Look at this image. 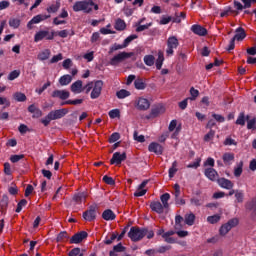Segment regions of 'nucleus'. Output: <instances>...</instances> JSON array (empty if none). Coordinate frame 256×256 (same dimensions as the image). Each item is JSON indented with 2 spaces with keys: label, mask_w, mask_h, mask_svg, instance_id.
Masks as SVG:
<instances>
[{
  "label": "nucleus",
  "mask_w": 256,
  "mask_h": 256,
  "mask_svg": "<svg viewBox=\"0 0 256 256\" xmlns=\"http://www.w3.org/2000/svg\"><path fill=\"white\" fill-rule=\"evenodd\" d=\"M21 25V20L18 18H10L9 19V26L12 27V29H19Z\"/></svg>",
  "instance_id": "79ce46f5"
},
{
  "label": "nucleus",
  "mask_w": 256,
  "mask_h": 256,
  "mask_svg": "<svg viewBox=\"0 0 256 256\" xmlns=\"http://www.w3.org/2000/svg\"><path fill=\"white\" fill-rule=\"evenodd\" d=\"M184 221L186 225H188L189 227H192V225H195V214L193 213L186 214L184 216Z\"/></svg>",
  "instance_id": "2f4dec72"
},
{
  "label": "nucleus",
  "mask_w": 256,
  "mask_h": 256,
  "mask_svg": "<svg viewBox=\"0 0 256 256\" xmlns=\"http://www.w3.org/2000/svg\"><path fill=\"white\" fill-rule=\"evenodd\" d=\"M72 93L79 94L83 93V81L77 80L74 83H72L70 87Z\"/></svg>",
  "instance_id": "aec40b11"
},
{
  "label": "nucleus",
  "mask_w": 256,
  "mask_h": 256,
  "mask_svg": "<svg viewBox=\"0 0 256 256\" xmlns=\"http://www.w3.org/2000/svg\"><path fill=\"white\" fill-rule=\"evenodd\" d=\"M138 38H139V36H138L137 34H132V35L128 36V37L124 40V42H123L124 47H129V44H130L132 41H135V39H138Z\"/></svg>",
  "instance_id": "8fccbe9b"
},
{
  "label": "nucleus",
  "mask_w": 256,
  "mask_h": 256,
  "mask_svg": "<svg viewBox=\"0 0 256 256\" xmlns=\"http://www.w3.org/2000/svg\"><path fill=\"white\" fill-rule=\"evenodd\" d=\"M83 103V99H75V100H66L64 102H61V106L63 105H81Z\"/></svg>",
  "instance_id": "49530a36"
},
{
  "label": "nucleus",
  "mask_w": 256,
  "mask_h": 256,
  "mask_svg": "<svg viewBox=\"0 0 256 256\" xmlns=\"http://www.w3.org/2000/svg\"><path fill=\"white\" fill-rule=\"evenodd\" d=\"M153 24L152 23H148V24H136V33H141L142 31H145L147 29H149V27H151Z\"/></svg>",
  "instance_id": "864d4df0"
},
{
  "label": "nucleus",
  "mask_w": 256,
  "mask_h": 256,
  "mask_svg": "<svg viewBox=\"0 0 256 256\" xmlns=\"http://www.w3.org/2000/svg\"><path fill=\"white\" fill-rule=\"evenodd\" d=\"M163 61H165V56L163 55V52H158V58L156 60V69L158 71H161V67H163Z\"/></svg>",
  "instance_id": "72a5a7b5"
},
{
  "label": "nucleus",
  "mask_w": 256,
  "mask_h": 256,
  "mask_svg": "<svg viewBox=\"0 0 256 256\" xmlns=\"http://www.w3.org/2000/svg\"><path fill=\"white\" fill-rule=\"evenodd\" d=\"M215 138V130L211 129L205 136H204V141L206 143H209V141H213Z\"/></svg>",
  "instance_id": "5fc2aeb1"
},
{
  "label": "nucleus",
  "mask_w": 256,
  "mask_h": 256,
  "mask_svg": "<svg viewBox=\"0 0 256 256\" xmlns=\"http://www.w3.org/2000/svg\"><path fill=\"white\" fill-rule=\"evenodd\" d=\"M133 55H135L133 52H120L110 59V65L115 67L119 65V63H123L125 59H130V57H133Z\"/></svg>",
  "instance_id": "423d86ee"
},
{
  "label": "nucleus",
  "mask_w": 256,
  "mask_h": 256,
  "mask_svg": "<svg viewBox=\"0 0 256 256\" xmlns=\"http://www.w3.org/2000/svg\"><path fill=\"white\" fill-rule=\"evenodd\" d=\"M125 250H126V248H125V246H123V244L122 243H118L117 245H115L114 247H113V252L114 253H123V252H125Z\"/></svg>",
  "instance_id": "680f3d73"
},
{
  "label": "nucleus",
  "mask_w": 256,
  "mask_h": 256,
  "mask_svg": "<svg viewBox=\"0 0 256 256\" xmlns=\"http://www.w3.org/2000/svg\"><path fill=\"white\" fill-rule=\"evenodd\" d=\"M68 256H83V253H81V248H74L69 253Z\"/></svg>",
  "instance_id": "69168bd1"
},
{
  "label": "nucleus",
  "mask_w": 256,
  "mask_h": 256,
  "mask_svg": "<svg viewBox=\"0 0 256 256\" xmlns=\"http://www.w3.org/2000/svg\"><path fill=\"white\" fill-rule=\"evenodd\" d=\"M144 63L147 67H153L155 65V56L153 55H145L144 56Z\"/></svg>",
  "instance_id": "4c0bfd02"
},
{
  "label": "nucleus",
  "mask_w": 256,
  "mask_h": 256,
  "mask_svg": "<svg viewBox=\"0 0 256 256\" xmlns=\"http://www.w3.org/2000/svg\"><path fill=\"white\" fill-rule=\"evenodd\" d=\"M190 205H193L194 207H201V205H203V199L198 197H192L190 199Z\"/></svg>",
  "instance_id": "a18cd8bd"
},
{
  "label": "nucleus",
  "mask_w": 256,
  "mask_h": 256,
  "mask_svg": "<svg viewBox=\"0 0 256 256\" xmlns=\"http://www.w3.org/2000/svg\"><path fill=\"white\" fill-rule=\"evenodd\" d=\"M151 107V103L146 98H139L137 101V108L140 111H147Z\"/></svg>",
  "instance_id": "6ab92c4d"
},
{
  "label": "nucleus",
  "mask_w": 256,
  "mask_h": 256,
  "mask_svg": "<svg viewBox=\"0 0 256 256\" xmlns=\"http://www.w3.org/2000/svg\"><path fill=\"white\" fill-rule=\"evenodd\" d=\"M183 217L181 215H176L175 216V229H181L183 225Z\"/></svg>",
  "instance_id": "bf43d9fd"
},
{
  "label": "nucleus",
  "mask_w": 256,
  "mask_h": 256,
  "mask_svg": "<svg viewBox=\"0 0 256 256\" xmlns=\"http://www.w3.org/2000/svg\"><path fill=\"white\" fill-rule=\"evenodd\" d=\"M237 225H239V219L237 218L230 219L227 223L223 224L220 227L219 229L220 235L222 236L227 235V233H229L233 229V227H237Z\"/></svg>",
  "instance_id": "0eeeda50"
},
{
  "label": "nucleus",
  "mask_w": 256,
  "mask_h": 256,
  "mask_svg": "<svg viewBox=\"0 0 256 256\" xmlns=\"http://www.w3.org/2000/svg\"><path fill=\"white\" fill-rule=\"evenodd\" d=\"M28 113H32V119H39V117H43V111H41L39 107L35 106V104L28 106Z\"/></svg>",
  "instance_id": "dca6fc26"
},
{
  "label": "nucleus",
  "mask_w": 256,
  "mask_h": 256,
  "mask_svg": "<svg viewBox=\"0 0 256 256\" xmlns=\"http://www.w3.org/2000/svg\"><path fill=\"white\" fill-rule=\"evenodd\" d=\"M19 75H21V71L13 70L8 75V81H15V79H17L19 77Z\"/></svg>",
  "instance_id": "603ef678"
},
{
  "label": "nucleus",
  "mask_w": 256,
  "mask_h": 256,
  "mask_svg": "<svg viewBox=\"0 0 256 256\" xmlns=\"http://www.w3.org/2000/svg\"><path fill=\"white\" fill-rule=\"evenodd\" d=\"M245 208L247 211H251V216L256 218V198H252L245 204Z\"/></svg>",
  "instance_id": "f3484780"
},
{
  "label": "nucleus",
  "mask_w": 256,
  "mask_h": 256,
  "mask_svg": "<svg viewBox=\"0 0 256 256\" xmlns=\"http://www.w3.org/2000/svg\"><path fill=\"white\" fill-rule=\"evenodd\" d=\"M190 95L191 97L188 99H191V101H195L199 97V90L195 89L194 87L190 88Z\"/></svg>",
  "instance_id": "e2e57ef3"
},
{
  "label": "nucleus",
  "mask_w": 256,
  "mask_h": 256,
  "mask_svg": "<svg viewBox=\"0 0 256 256\" xmlns=\"http://www.w3.org/2000/svg\"><path fill=\"white\" fill-rule=\"evenodd\" d=\"M245 119L249 121V115L245 117V112H241L236 120V125H241L243 127L245 125Z\"/></svg>",
  "instance_id": "58836bf2"
},
{
  "label": "nucleus",
  "mask_w": 256,
  "mask_h": 256,
  "mask_svg": "<svg viewBox=\"0 0 256 256\" xmlns=\"http://www.w3.org/2000/svg\"><path fill=\"white\" fill-rule=\"evenodd\" d=\"M89 237V234L86 231H80L76 234H74L70 238V244L71 245H79L83 240L87 239Z\"/></svg>",
  "instance_id": "1a4fd4ad"
},
{
  "label": "nucleus",
  "mask_w": 256,
  "mask_h": 256,
  "mask_svg": "<svg viewBox=\"0 0 256 256\" xmlns=\"http://www.w3.org/2000/svg\"><path fill=\"white\" fill-rule=\"evenodd\" d=\"M60 7H61V3L56 2V4H52L50 7H48L46 9V11H48V13H57V11H59Z\"/></svg>",
  "instance_id": "de8ad7c7"
},
{
  "label": "nucleus",
  "mask_w": 256,
  "mask_h": 256,
  "mask_svg": "<svg viewBox=\"0 0 256 256\" xmlns=\"http://www.w3.org/2000/svg\"><path fill=\"white\" fill-rule=\"evenodd\" d=\"M125 44H117L115 43L113 46L110 47L109 54L114 53V51H119V49H125Z\"/></svg>",
  "instance_id": "6e6d98bb"
},
{
  "label": "nucleus",
  "mask_w": 256,
  "mask_h": 256,
  "mask_svg": "<svg viewBox=\"0 0 256 256\" xmlns=\"http://www.w3.org/2000/svg\"><path fill=\"white\" fill-rule=\"evenodd\" d=\"M101 91H103V81L97 80L94 82V86L90 94L91 99H99V97H101Z\"/></svg>",
  "instance_id": "6e6552de"
},
{
  "label": "nucleus",
  "mask_w": 256,
  "mask_h": 256,
  "mask_svg": "<svg viewBox=\"0 0 256 256\" xmlns=\"http://www.w3.org/2000/svg\"><path fill=\"white\" fill-rule=\"evenodd\" d=\"M51 15H44V14H38L34 16L31 21L34 25H37L38 23H41V21H45L46 19H49Z\"/></svg>",
  "instance_id": "bb28decb"
},
{
  "label": "nucleus",
  "mask_w": 256,
  "mask_h": 256,
  "mask_svg": "<svg viewBox=\"0 0 256 256\" xmlns=\"http://www.w3.org/2000/svg\"><path fill=\"white\" fill-rule=\"evenodd\" d=\"M116 97L118 99H126V97H131V92L126 89H121L116 92Z\"/></svg>",
  "instance_id": "c9c22d12"
},
{
  "label": "nucleus",
  "mask_w": 256,
  "mask_h": 256,
  "mask_svg": "<svg viewBox=\"0 0 256 256\" xmlns=\"http://www.w3.org/2000/svg\"><path fill=\"white\" fill-rule=\"evenodd\" d=\"M216 183H218L221 189H227L228 191H230V189H233V187H235V184L233 183V181L225 177L218 178Z\"/></svg>",
  "instance_id": "9b49d317"
},
{
  "label": "nucleus",
  "mask_w": 256,
  "mask_h": 256,
  "mask_svg": "<svg viewBox=\"0 0 256 256\" xmlns=\"http://www.w3.org/2000/svg\"><path fill=\"white\" fill-rule=\"evenodd\" d=\"M119 139H121V134H119V132H114L109 138V143H116Z\"/></svg>",
  "instance_id": "0e129e2a"
},
{
  "label": "nucleus",
  "mask_w": 256,
  "mask_h": 256,
  "mask_svg": "<svg viewBox=\"0 0 256 256\" xmlns=\"http://www.w3.org/2000/svg\"><path fill=\"white\" fill-rule=\"evenodd\" d=\"M55 31L49 32L48 30H40L34 35V43H39L46 39L47 41H53L55 39Z\"/></svg>",
  "instance_id": "39448f33"
},
{
  "label": "nucleus",
  "mask_w": 256,
  "mask_h": 256,
  "mask_svg": "<svg viewBox=\"0 0 256 256\" xmlns=\"http://www.w3.org/2000/svg\"><path fill=\"white\" fill-rule=\"evenodd\" d=\"M93 7L95 11H99V5L95 4L93 0L77 1L73 5V11H75V13H79V11H83L84 13H91V11H93Z\"/></svg>",
  "instance_id": "f03ea898"
},
{
  "label": "nucleus",
  "mask_w": 256,
  "mask_h": 256,
  "mask_svg": "<svg viewBox=\"0 0 256 256\" xmlns=\"http://www.w3.org/2000/svg\"><path fill=\"white\" fill-rule=\"evenodd\" d=\"M97 211H99L97 204L90 205L82 214L84 221H88L89 223L95 221L97 219Z\"/></svg>",
  "instance_id": "20e7f679"
},
{
  "label": "nucleus",
  "mask_w": 256,
  "mask_h": 256,
  "mask_svg": "<svg viewBox=\"0 0 256 256\" xmlns=\"http://www.w3.org/2000/svg\"><path fill=\"white\" fill-rule=\"evenodd\" d=\"M114 29H116V31H125V29H127L125 20L118 18L115 22Z\"/></svg>",
  "instance_id": "b1692460"
},
{
  "label": "nucleus",
  "mask_w": 256,
  "mask_h": 256,
  "mask_svg": "<svg viewBox=\"0 0 256 256\" xmlns=\"http://www.w3.org/2000/svg\"><path fill=\"white\" fill-rule=\"evenodd\" d=\"M169 199H171V194L164 193L160 196V201L165 209H169Z\"/></svg>",
  "instance_id": "cd10ccee"
},
{
  "label": "nucleus",
  "mask_w": 256,
  "mask_h": 256,
  "mask_svg": "<svg viewBox=\"0 0 256 256\" xmlns=\"http://www.w3.org/2000/svg\"><path fill=\"white\" fill-rule=\"evenodd\" d=\"M208 223H211V225H215V223H219L221 221V216L215 214L213 216H208L207 217Z\"/></svg>",
  "instance_id": "3c124183"
},
{
  "label": "nucleus",
  "mask_w": 256,
  "mask_h": 256,
  "mask_svg": "<svg viewBox=\"0 0 256 256\" xmlns=\"http://www.w3.org/2000/svg\"><path fill=\"white\" fill-rule=\"evenodd\" d=\"M235 35L232 39H234V41H243V39H245V37H247V33H245V29H243V27H238L235 31Z\"/></svg>",
  "instance_id": "4be33fe9"
},
{
  "label": "nucleus",
  "mask_w": 256,
  "mask_h": 256,
  "mask_svg": "<svg viewBox=\"0 0 256 256\" xmlns=\"http://www.w3.org/2000/svg\"><path fill=\"white\" fill-rule=\"evenodd\" d=\"M150 209L155 213H158V215H161V213H163L165 210V206H163V204H161L159 201H154L150 203Z\"/></svg>",
  "instance_id": "a211bd4d"
},
{
  "label": "nucleus",
  "mask_w": 256,
  "mask_h": 256,
  "mask_svg": "<svg viewBox=\"0 0 256 256\" xmlns=\"http://www.w3.org/2000/svg\"><path fill=\"white\" fill-rule=\"evenodd\" d=\"M0 207L2 211H7V207H9V196L7 194H3L0 200Z\"/></svg>",
  "instance_id": "c756f323"
},
{
  "label": "nucleus",
  "mask_w": 256,
  "mask_h": 256,
  "mask_svg": "<svg viewBox=\"0 0 256 256\" xmlns=\"http://www.w3.org/2000/svg\"><path fill=\"white\" fill-rule=\"evenodd\" d=\"M116 217L117 215H115V212L111 209H106L102 213V219H104V221H115Z\"/></svg>",
  "instance_id": "412c9836"
},
{
  "label": "nucleus",
  "mask_w": 256,
  "mask_h": 256,
  "mask_svg": "<svg viewBox=\"0 0 256 256\" xmlns=\"http://www.w3.org/2000/svg\"><path fill=\"white\" fill-rule=\"evenodd\" d=\"M167 47L177 49L179 47V40L175 36H171L167 40Z\"/></svg>",
  "instance_id": "c85d7f7f"
},
{
  "label": "nucleus",
  "mask_w": 256,
  "mask_h": 256,
  "mask_svg": "<svg viewBox=\"0 0 256 256\" xmlns=\"http://www.w3.org/2000/svg\"><path fill=\"white\" fill-rule=\"evenodd\" d=\"M134 86L138 91H143L147 87V84H145L143 79L138 78L134 81Z\"/></svg>",
  "instance_id": "f704fd0d"
},
{
  "label": "nucleus",
  "mask_w": 256,
  "mask_h": 256,
  "mask_svg": "<svg viewBox=\"0 0 256 256\" xmlns=\"http://www.w3.org/2000/svg\"><path fill=\"white\" fill-rule=\"evenodd\" d=\"M247 129H253V131H256V118H252L247 122Z\"/></svg>",
  "instance_id": "774afa93"
},
{
  "label": "nucleus",
  "mask_w": 256,
  "mask_h": 256,
  "mask_svg": "<svg viewBox=\"0 0 256 256\" xmlns=\"http://www.w3.org/2000/svg\"><path fill=\"white\" fill-rule=\"evenodd\" d=\"M175 234V231L173 230H169L167 232H165L162 237L163 239H165L166 243H175V239L172 238V235Z\"/></svg>",
  "instance_id": "473e14b6"
},
{
  "label": "nucleus",
  "mask_w": 256,
  "mask_h": 256,
  "mask_svg": "<svg viewBox=\"0 0 256 256\" xmlns=\"http://www.w3.org/2000/svg\"><path fill=\"white\" fill-rule=\"evenodd\" d=\"M115 239H118L117 234L113 233L110 236H106L104 243L105 245H111Z\"/></svg>",
  "instance_id": "13d9d810"
},
{
  "label": "nucleus",
  "mask_w": 256,
  "mask_h": 256,
  "mask_svg": "<svg viewBox=\"0 0 256 256\" xmlns=\"http://www.w3.org/2000/svg\"><path fill=\"white\" fill-rule=\"evenodd\" d=\"M187 17V14L185 12H180L179 14H175L174 17H172V23H181V19H185Z\"/></svg>",
  "instance_id": "c03bdc74"
},
{
  "label": "nucleus",
  "mask_w": 256,
  "mask_h": 256,
  "mask_svg": "<svg viewBox=\"0 0 256 256\" xmlns=\"http://www.w3.org/2000/svg\"><path fill=\"white\" fill-rule=\"evenodd\" d=\"M145 235H147V228H139L138 226H132L128 232L129 239L134 243L141 241Z\"/></svg>",
  "instance_id": "7ed1b4c3"
},
{
  "label": "nucleus",
  "mask_w": 256,
  "mask_h": 256,
  "mask_svg": "<svg viewBox=\"0 0 256 256\" xmlns=\"http://www.w3.org/2000/svg\"><path fill=\"white\" fill-rule=\"evenodd\" d=\"M222 159L225 165H231V162L235 161V154L226 152L223 154Z\"/></svg>",
  "instance_id": "5701e85b"
},
{
  "label": "nucleus",
  "mask_w": 256,
  "mask_h": 256,
  "mask_svg": "<svg viewBox=\"0 0 256 256\" xmlns=\"http://www.w3.org/2000/svg\"><path fill=\"white\" fill-rule=\"evenodd\" d=\"M71 81H73V77H71V75H69V74L63 75L59 78V84L62 87L69 85V83H71Z\"/></svg>",
  "instance_id": "393cba45"
},
{
  "label": "nucleus",
  "mask_w": 256,
  "mask_h": 256,
  "mask_svg": "<svg viewBox=\"0 0 256 256\" xmlns=\"http://www.w3.org/2000/svg\"><path fill=\"white\" fill-rule=\"evenodd\" d=\"M52 97L61 99L62 101H65L66 99H69L70 93L67 90H54L52 92Z\"/></svg>",
  "instance_id": "2eb2a0df"
},
{
  "label": "nucleus",
  "mask_w": 256,
  "mask_h": 256,
  "mask_svg": "<svg viewBox=\"0 0 256 256\" xmlns=\"http://www.w3.org/2000/svg\"><path fill=\"white\" fill-rule=\"evenodd\" d=\"M177 161H174L172 163V166L169 168L168 173H169V177H175V173H177L178 169H177Z\"/></svg>",
  "instance_id": "09e8293b"
},
{
  "label": "nucleus",
  "mask_w": 256,
  "mask_h": 256,
  "mask_svg": "<svg viewBox=\"0 0 256 256\" xmlns=\"http://www.w3.org/2000/svg\"><path fill=\"white\" fill-rule=\"evenodd\" d=\"M102 181H104L106 185H115V180L113 179V177L107 175L103 176Z\"/></svg>",
  "instance_id": "338daca9"
},
{
  "label": "nucleus",
  "mask_w": 256,
  "mask_h": 256,
  "mask_svg": "<svg viewBox=\"0 0 256 256\" xmlns=\"http://www.w3.org/2000/svg\"><path fill=\"white\" fill-rule=\"evenodd\" d=\"M67 113H69V110L67 108L52 110L44 118H42L40 120V123H42V125H44V127H49V125L52 121H57L59 119H63V117H65V115H67Z\"/></svg>",
  "instance_id": "f257e3e1"
},
{
  "label": "nucleus",
  "mask_w": 256,
  "mask_h": 256,
  "mask_svg": "<svg viewBox=\"0 0 256 256\" xmlns=\"http://www.w3.org/2000/svg\"><path fill=\"white\" fill-rule=\"evenodd\" d=\"M148 151H150V153H155L156 155H163V146L157 142H152L148 146Z\"/></svg>",
  "instance_id": "4468645a"
},
{
  "label": "nucleus",
  "mask_w": 256,
  "mask_h": 256,
  "mask_svg": "<svg viewBox=\"0 0 256 256\" xmlns=\"http://www.w3.org/2000/svg\"><path fill=\"white\" fill-rule=\"evenodd\" d=\"M50 57H51V50L45 49L38 54L37 59L39 61H47V59H49Z\"/></svg>",
  "instance_id": "a878e982"
},
{
  "label": "nucleus",
  "mask_w": 256,
  "mask_h": 256,
  "mask_svg": "<svg viewBox=\"0 0 256 256\" xmlns=\"http://www.w3.org/2000/svg\"><path fill=\"white\" fill-rule=\"evenodd\" d=\"M235 199L236 203H243V201L245 200V193L243 192V190H236Z\"/></svg>",
  "instance_id": "37998d69"
},
{
  "label": "nucleus",
  "mask_w": 256,
  "mask_h": 256,
  "mask_svg": "<svg viewBox=\"0 0 256 256\" xmlns=\"http://www.w3.org/2000/svg\"><path fill=\"white\" fill-rule=\"evenodd\" d=\"M127 159V153L115 152L110 160V165H121Z\"/></svg>",
  "instance_id": "9d476101"
},
{
  "label": "nucleus",
  "mask_w": 256,
  "mask_h": 256,
  "mask_svg": "<svg viewBox=\"0 0 256 256\" xmlns=\"http://www.w3.org/2000/svg\"><path fill=\"white\" fill-rule=\"evenodd\" d=\"M241 175H243V161H240L234 168V177H241Z\"/></svg>",
  "instance_id": "ea45409f"
},
{
  "label": "nucleus",
  "mask_w": 256,
  "mask_h": 256,
  "mask_svg": "<svg viewBox=\"0 0 256 256\" xmlns=\"http://www.w3.org/2000/svg\"><path fill=\"white\" fill-rule=\"evenodd\" d=\"M13 99L18 103H24V101H27V96L23 92H15L13 94Z\"/></svg>",
  "instance_id": "7c9ffc66"
},
{
  "label": "nucleus",
  "mask_w": 256,
  "mask_h": 256,
  "mask_svg": "<svg viewBox=\"0 0 256 256\" xmlns=\"http://www.w3.org/2000/svg\"><path fill=\"white\" fill-rule=\"evenodd\" d=\"M110 119H117V117H121V111L119 109L110 110L108 113Z\"/></svg>",
  "instance_id": "4d7b16f0"
},
{
  "label": "nucleus",
  "mask_w": 256,
  "mask_h": 256,
  "mask_svg": "<svg viewBox=\"0 0 256 256\" xmlns=\"http://www.w3.org/2000/svg\"><path fill=\"white\" fill-rule=\"evenodd\" d=\"M27 206V200L26 199H22L18 204H17V208L15 210L16 213H21V211H23V207Z\"/></svg>",
  "instance_id": "052dcab7"
},
{
  "label": "nucleus",
  "mask_w": 256,
  "mask_h": 256,
  "mask_svg": "<svg viewBox=\"0 0 256 256\" xmlns=\"http://www.w3.org/2000/svg\"><path fill=\"white\" fill-rule=\"evenodd\" d=\"M204 175L209 181H217V179H219V173L214 168H206L204 170Z\"/></svg>",
  "instance_id": "f8f14e48"
},
{
  "label": "nucleus",
  "mask_w": 256,
  "mask_h": 256,
  "mask_svg": "<svg viewBox=\"0 0 256 256\" xmlns=\"http://www.w3.org/2000/svg\"><path fill=\"white\" fill-rule=\"evenodd\" d=\"M65 239H69V234L67 231H61L56 237V243H63Z\"/></svg>",
  "instance_id": "a19ab883"
},
{
  "label": "nucleus",
  "mask_w": 256,
  "mask_h": 256,
  "mask_svg": "<svg viewBox=\"0 0 256 256\" xmlns=\"http://www.w3.org/2000/svg\"><path fill=\"white\" fill-rule=\"evenodd\" d=\"M161 113H165V108H163V106H157L152 108L150 115L151 117H158Z\"/></svg>",
  "instance_id": "e433bc0d"
},
{
  "label": "nucleus",
  "mask_w": 256,
  "mask_h": 256,
  "mask_svg": "<svg viewBox=\"0 0 256 256\" xmlns=\"http://www.w3.org/2000/svg\"><path fill=\"white\" fill-rule=\"evenodd\" d=\"M191 31L194 35H198L199 37H205V35H207V29L199 24L192 25Z\"/></svg>",
  "instance_id": "ddd939ff"
}]
</instances>
